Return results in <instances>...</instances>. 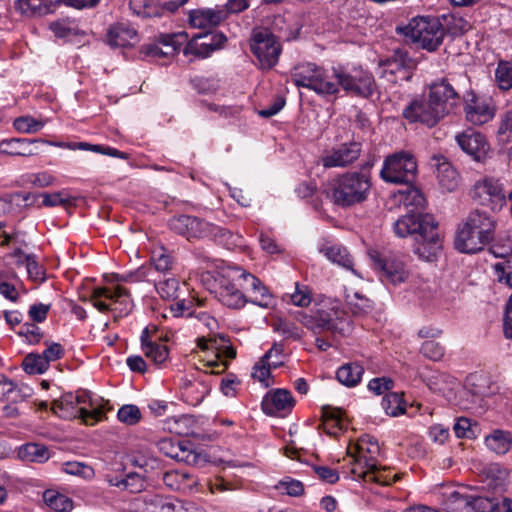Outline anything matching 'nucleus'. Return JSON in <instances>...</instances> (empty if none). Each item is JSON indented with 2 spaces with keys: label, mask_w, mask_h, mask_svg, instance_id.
I'll use <instances>...</instances> for the list:
<instances>
[{
  "label": "nucleus",
  "mask_w": 512,
  "mask_h": 512,
  "mask_svg": "<svg viewBox=\"0 0 512 512\" xmlns=\"http://www.w3.org/2000/svg\"><path fill=\"white\" fill-rule=\"evenodd\" d=\"M215 295L224 306L232 309H241L247 302L266 309L276 305L268 287L239 266L228 265L217 272Z\"/></svg>",
  "instance_id": "nucleus-1"
},
{
  "label": "nucleus",
  "mask_w": 512,
  "mask_h": 512,
  "mask_svg": "<svg viewBox=\"0 0 512 512\" xmlns=\"http://www.w3.org/2000/svg\"><path fill=\"white\" fill-rule=\"evenodd\" d=\"M394 232L399 237L415 236L414 253L422 260L433 261L442 249L438 223L431 214H406L394 223Z\"/></svg>",
  "instance_id": "nucleus-2"
},
{
  "label": "nucleus",
  "mask_w": 512,
  "mask_h": 512,
  "mask_svg": "<svg viewBox=\"0 0 512 512\" xmlns=\"http://www.w3.org/2000/svg\"><path fill=\"white\" fill-rule=\"evenodd\" d=\"M496 221L484 210L475 209L458 224L455 248L466 254H475L494 240Z\"/></svg>",
  "instance_id": "nucleus-3"
},
{
  "label": "nucleus",
  "mask_w": 512,
  "mask_h": 512,
  "mask_svg": "<svg viewBox=\"0 0 512 512\" xmlns=\"http://www.w3.org/2000/svg\"><path fill=\"white\" fill-rule=\"evenodd\" d=\"M371 188L372 178L369 171H347L329 182L327 196L333 204L350 208L365 202Z\"/></svg>",
  "instance_id": "nucleus-4"
},
{
  "label": "nucleus",
  "mask_w": 512,
  "mask_h": 512,
  "mask_svg": "<svg viewBox=\"0 0 512 512\" xmlns=\"http://www.w3.org/2000/svg\"><path fill=\"white\" fill-rule=\"evenodd\" d=\"M417 174V162L415 157L405 151L396 152L385 158L380 177L383 181L393 184H405L407 187V200L416 207H423L425 198L422 193L411 187Z\"/></svg>",
  "instance_id": "nucleus-5"
},
{
  "label": "nucleus",
  "mask_w": 512,
  "mask_h": 512,
  "mask_svg": "<svg viewBox=\"0 0 512 512\" xmlns=\"http://www.w3.org/2000/svg\"><path fill=\"white\" fill-rule=\"evenodd\" d=\"M295 317L314 333L330 332L345 335L351 331L350 320L336 300L320 304L310 314L297 312Z\"/></svg>",
  "instance_id": "nucleus-6"
},
{
  "label": "nucleus",
  "mask_w": 512,
  "mask_h": 512,
  "mask_svg": "<svg viewBox=\"0 0 512 512\" xmlns=\"http://www.w3.org/2000/svg\"><path fill=\"white\" fill-rule=\"evenodd\" d=\"M51 410L62 419L80 418L86 425H94L104 415L97 401L85 390H79L76 394L65 393L53 401Z\"/></svg>",
  "instance_id": "nucleus-7"
},
{
  "label": "nucleus",
  "mask_w": 512,
  "mask_h": 512,
  "mask_svg": "<svg viewBox=\"0 0 512 512\" xmlns=\"http://www.w3.org/2000/svg\"><path fill=\"white\" fill-rule=\"evenodd\" d=\"M404 34L423 49L434 51L443 42L445 29L437 18L415 17L404 28Z\"/></svg>",
  "instance_id": "nucleus-8"
},
{
  "label": "nucleus",
  "mask_w": 512,
  "mask_h": 512,
  "mask_svg": "<svg viewBox=\"0 0 512 512\" xmlns=\"http://www.w3.org/2000/svg\"><path fill=\"white\" fill-rule=\"evenodd\" d=\"M90 301L99 312L113 311L119 317L128 315L132 309L129 291L119 285L93 288Z\"/></svg>",
  "instance_id": "nucleus-9"
},
{
  "label": "nucleus",
  "mask_w": 512,
  "mask_h": 512,
  "mask_svg": "<svg viewBox=\"0 0 512 512\" xmlns=\"http://www.w3.org/2000/svg\"><path fill=\"white\" fill-rule=\"evenodd\" d=\"M380 448L375 438L362 436L352 451L348 449L349 456L353 459L351 474L354 479L365 478L368 473H373L377 468L375 456L379 454Z\"/></svg>",
  "instance_id": "nucleus-10"
},
{
  "label": "nucleus",
  "mask_w": 512,
  "mask_h": 512,
  "mask_svg": "<svg viewBox=\"0 0 512 512\" xmlns=\"http://www.w3.org/2000/svg\"><path fill=\"white\" fill-rule=\"evenodd\" d=\"M402 117L409 123H421L429 128L436 126L444 116L427 95L415 96L403 109Z\"/></svg>",
  "instance_id": "nucleus-11"
},
{
  "label": "nucleus",
  "mask_w": 512,
  "mask_h": 512,
  "mask_svg": "<svg viewBox=\"0 0 512 512\" xmlns=\"http://www.w3.org/2000/svg\"><path fill=\"white\" fill-rule=\"evenodd\" d=\"M340 88L346 93L357 97L370 98L377 91L374 76L362 68H354L351 71L340 66Z\"/></svg>",
  "instance_id": "nucleus-12"
},
{
  "label": "nucleus",
  "mask_w": 512,
  "mask_h": 512,
  "mask_svg": "<svg viewBox=\"0 0 512 512\" xmlns=\"http://www.w3.org/2000/svg\"><path fill=\"white\" fill-rule=\"evenodd\" d=\"M251 50L263 69H271L277 64L282 47L270 30L261 29L253 33Z\"/></svg>",
  "instance_id": "nucleus-13"
},
{
  "label": "nucleus",
  "mask_w": 512,
  "mask_h": 512,
  "mask_svg": "<svg viewBox=\"0 0 512 512\" xmlns=\"http://www.w3.org/2000/svg\"><path fill=\"white\" fill-rule=\"evenodd\" d=\"M188 33L180 31L171 34H161L155 43L145 44L140 49L142 59H170L178 53L187 42Z\"/></svg>",
  "instance_id": "nucleus-14"
},
{
  "label": "nucleus",
  "mask_w": 512,
  "mask_h": 512,
  "mask_svg": "<svg viewBox=\"0 0 512 512\" xmlns=\"http://www.w3.org/2000/svg\"><path fill=\"white\" fill-rule=\"evenodd\" d=\"M471 197L479 204L489 206L493 211L500 210L507 201L502 183L492 177L478 180L471 190Z\"/></svg>",
  "instance_id": "nucleus-15"
},
{
  "label": "nucleus",
  "mask_w": 512,
  "mask_h": 512,
  "mask_svg": "<svg viewBox=\"0 0 512 512\" xmlns=\"http://www.w3.org/2000/svg\"><path fill=\"white\" fill-rule=\"evenodd\" d=\"M369 256L374 263L375 268L383 272L385 279L393 284L404 282L408 278L405 257L400 254H383L373 250Z\"/></svg>",
  "instance_id": "nucleus-16"
},
{
  "label": "nucleus",
  "mask_w": 512,
  "mask_h": 512,
  "mask_svg": "<svg viewBox=\"0 0 512 512\" xmlns=\"http://www.w3.org/2000/svg\"><path fill=\"white\" fill-rule=\"evenodd\" d=\"M428 96L444 118L454 112L460 103V94L448 78H440L428 86Z\"/></svg>",
  "instance_id": "nucleus-17"
},
{
  "label": "nucleus",
  "mask_w": 512,
  "mask_h": 512,
  "mask_svg": "<svg viewBox=\"0 0 512 512\" xmlns=\"http://www.w3.org/2000/svg\"><path fill=\"white\" fill-rule=\"evenodd\" d=\"M380 77L391 83L409 81L413 76V62L407 53L396 51L380 64Z\"/></svg>",
  "instance_id": "nucleus-18"
},
{
  "label": "nucleus",
  "mask_w": 512,
  "mask_h": 512,
  "mask_svg": "<svg viewBox=\"0 0 512 512\" xmlns=\"http://www.w3.org/2000/svg\"><path fill=\"white\" fill-rule=\"evenodd\" d=\"M224 337L198 340V347L203 351L210 352L214 355L215 359L207 360V366L211 368V374H220L227 368L226 361L222 360L223 357L233 359L236 357V351L227 344Z\"/></svg>",
  "instance_id": "nucleus-19"
},
{
  "label": "nucleus",
  "mask_w": 512,
  "mask_h": 512,
  "mask_svg": "<svg viewBox=\"0 0 512 512\" xmlns=\"http://www.w3.org/2000/svg\"><path fill=\"white\" fill-rule=\"evenodd\" d=\"M362 145L357 141H349L334 146L320 159L325 168H344L353 164L361 155Z\"/></svg>",
  "instance_id": "nucleus-20"
},
{
  "label": "nucleus",
  "mask_w": 512,
  "mask_h": 512,
  "mask_svg": "<svg viewBox=\"0 0 512 512\" xmlns=\"http://www.w3.org/2000/svg\"><path fill=\"white\" fill-rule=\"evenodd\" d=\"M169 227L175 233L188 240L208 237L214 230L210 223L191 215H179L169 221Z\"/></svg>",
  "instance_id": "nucleus-21"
},
{
  "label": "nucleus",
  "mask_w": 512,
  "mask_h": 512,
  "mask_svg": "<svg viewBox=\"0 0 512 512\" xmlns=\"http://www.w3.org/2000/svg\"><path fill=\"white\" fill-rule=\"evenodd\" d=\"M145 512H203L195 503L171 496L149 495L144 500Z\"/></svg>",
  "instance_id": "nucleus-22"
},
{
  "label": "nucleus",
  "mask_w": 512,
  "mask_h": 512,
  "mask_svg": "<svg viewBox=\"0 0 512 512\" xmlns=\"http://www.w3.org/2000/svg\"><path fill=\"white\" fill-rule=\"evenodd\" d=\"M456 140L460 148L477 162L484 160L489 151L485 136L473 129L458 134Z\"/></svg>",
  "instance_id": "nucleus-23"
},
{
  "label": "nucleus",
  "mask_w": 512,
  "mask_h": 512,
  "mask_svg": "<svg viewBox=\"0 0 512 512\" xmlns=\"http://www.w3.org/2000/svg\"><path fill=\"white\" fill-rule=\"evenodd\" d=\"M41 139L9 138L0 142V155L31 157L38 154Z\"/></svg>",
  "instance_id": "nucleus-24"
},
{
  "label": "nucleus",
  "mask_w": 512,
  "mask_h": 512,
  "mask_svg": "<svg viewBox=\"0 0 512 512\" xmlns=\"http://www.w3.org/2000/svg\"><path fill=\"white\" fill-rule=\"evenodd\" d=\"M227 16L224 9L199 8L189 12V23L198 29H212L218 26Z\"/></svg>",
  "instance_id": "nucleus-25"
},
{
  "label": "nucleus",
  "mask_w": 512,
  "mask_h": 512,
  "mask_svg": "<svg viewBox=\"0 0 512 512\" xmlns=\"http://www.w3.org/2000/svg\"><path fill=\"white\" fill-rule=\"evenodd\" d=\"M261 406L265 414L274 416L281 411L291 410L294 400L288 390L276 389L264 396Z\"/></svg>",
  "instance_id": "nucleus-26"
},
{
  "label": "nucleus",
  "mask_w": 512,
  "mask_h": 512,
  "mask_svg": "<svg viewBox=\"0 0 512 512\" xmlns=\"http://www.w3.org/2000/svg\"><path fill=\"white\" fill-rule=\"evenodd\" d=\"M466 119L473 125H483L494 117V109L485 100H481L474 93L466 99Z\"/></svg>",
  "instance_id": "nucleus-27"
},
{
  "label": "nucleus",
  "mask_w": 512,
  "mask_h": 512,
  "mask_svg": "<svg viewBox=\"0 0 512 512\" xmlns=\"http://www.w3.org/2000/svg\"><path fill=\"white\" fill-rule=\"evenodd\" d=\"M141 349L153 364L160 366L163 364L169 356L168 347L156 340H153L149 334L148 328H145L140 336Z\"/></svg>",
  "instance_id": "nucleus-28"
},
{
  "label": "nucleus",
  "mask_w": 512,
  "mask_h": 512,
  "mask_svg": "<svg viewBox=\"0 0 512 512\" xmlns=\"http://www.w3.org/2000/svg\"><path fill=\"white\" fill-rule=\"evenodd\" d=\"M436 166V177L440 187L447 192L454 191L459 185V176L457 171L453 168L442 156H434L432 159Z\"/></svg>",
  "instance_id": "nucleus-29"
},
{
  "label": "nucleus",
  "mask_w": 512,
  "mask_h": 512,
  "mask_svg": "<svg viewBox=\"0 0 512 512\" xmlns=\"http://www.w3.org/2000/svg\"><path fill=\"white\" fill-rule=\"evenodd\" d=\"M339 71L340 66L332 67L331 70L322 67L313 91L321 97L338 94L340 91V79L337 76Z\"/></svg>",
  "instance_id": "nucleus-30"
},
{
  "label": "nucleus",
  "mask_w": 512,
  "mask_h": 512,
  "mask_svg": "<svg viewBox=\"0 0 512 512\" xmlns=\"http://www.w3.org/2000/svg\"><path fill=\"white\" fill-rule=\"evenodd\" d=\"M322 66L307 62L294 67L291 72V79L297 87L314 89Z\"/></svg>",
  "instance_id": "nucleus-31"
},
{
  "label": "nucleus",
  "mask_w": 512,
  "mask_h": 512,
  "mask_svg": "<svg viewBox=\"0 0 512 512\" xmlns=\"http://www.w3.org/2000/svg\"><path fill=\"white\" fill-rule=\"evenodd\" d=\"M107 40L111 46L127 47L137 40V31L127 23H116L109 28Z\"/></svg>",
  "instance_id": "nucleus-32"
},
{
  "label": "nucleus",
  "mask_w": 512,
  "mask_h": 512,
  "mask_svg": "<svg viewBox=\"0 0 512 512\" xmlns=\"http://www.w3.org/2000/svg\"><path fill=\"white\" fill-rule=\"evenodd\" d=\"M50 0H16L14 8L21 15L26 17L43 16L52 12Z\"/></svg>",
  "instance_id": "nucleus-33"
},
{
  "label": "nucleus",
  "mask_w": 512,
  "mask_h": 512,
  "mask_svg": "<svg viewBox=\"0 0 512 512\" xmlns=\"http://www.w3.org/2000/svg\"><path fill=\"white\" fill-rule=\"evenodd\" d=\"M321 252L330 260L332 263H335L349 271H352L356 274L354 270V261L346 247L340 244H333L330 246H325L321 249Z\"/></svg>",
  "instance_id": "nucleus-34"
},
{
  "label": "nucleus",
  "mask_w": 512,
  "mask_h": 512,
  "mask_svg": "<svg viewBox=\"0 0 512 512\" xmlns=\"http://www.w3.org/2000/svg\"><path fill=\"white\" fill-rule=\"evenodd\" d=\"M363 373L364 368L362 365L350 362L338 368L336 378L342 385L355 387L360 383Z\"/></svg>",
  "instance_id": "nucleus-35"
},
{
  "label": "nucleus",
  "mask_w": 512,
  "mask_h": 512,
  "mask_svg": "<svg viewBox=\"0 0 512 512\" xmlns=\"http://www.w3.org/2000/svg\"><path fill=\"white\" fill-rule=\"evenodd\" d=\"M154 287L161 298L176 300L179 296L180 282L174 274L165 277L157 275Z\"/></svg>",
  "instance_id": "nucleus-36"
},
{
  "label": "nucleus",
  "mask_w": 512,
  "mask_h": 512,
  "mask_svg": "<svg viewBox=\"0 0 512 512\" xmlns=\"http://www.w3.org/2000/svg\"><path fill=\"white\" fill-rule=\"evenodd\" d=\"M18 456L21 460L33 463H44L49 460L50 452L43 444L27 443L20 447Z\"/></svg>",
  "instance_id": "nucleus-37"
},
{
  "label": "nucleus",
  "mask_w": 512,
  "mask_h": 512,
  "mask_svg": "<svg viewBox=\"0 0 512 512\" xmlns=\"http://www.w3.org/2000/svg\"><path fill=\"white\" fill-rule=\"evenodd\" d=\"M150 262L155 274L158 273L163 277L172 275L170 271L173 268L174 258L164 247L153 250Z\"/></svg>",
  "instance_id": "nucleus-38"
},
{
  "label": "nucleus",
  "mask_w": 512,
  "mask_h": 512,
  "mask_svg": "<svg viewBox=\"0 0 512 512\" xmlns=\"http://www.w3.org/2000/svg\"><path fill=\"white\" fill-rule=\"evenodd\" d=\"M488 449L496 454H506L512 447V435L509 432L495 430L485 438Z\"/></svg>",
  "instance_id": "nucleus-39"
},
{
  "label": "nucleus",
  "mask_w": 512,
  "mask_h": 512,
  "mask_svg": "<svg viewBox=\"0 0 512 512\" xmlns=\"http://www.w3.org/2000/svg\"><path fill=\"white\" fill-rule=\"evenodd\" d=\"M129 6L134 14L143 18L162 16V3L159 0H130Z\"/></svg>",
  "instance_id": "nucleus-40"
},
{
  "label": "nucleus",
  "mask_w": 512,
  "mask_h": 512,
  "mask_svg": "<svg viewBox=\"0 0 512 512\" xmlns=\"http://www.w3.org/2000/svg\"><path fill=\"white\" fill-rule=\"evenodd\" d=\"M43 500L47 506L56 512H68L73 506L68 497L54 490H46L43 493Z\"/></svg>",
  "instance_id": "nucleus-41"
},
{
  "label": "nucleus",
  "mask_w": 512,
  "mask_h": 512,
  "mask_svg": "<svg viewBox=\"0 0 512 512\" xmlns=\"http://www.w3.org/2000/svg\"><path fill=\"white\" fill-rule=\"evenodd\" d=\"M445 507L447 512H473V508H471V494L455 491L447 499Z\"/></svg>",
  "instance_id": "nucleus-42"
},
{
  "label": "nucleus",
  "mask_w": 512,
  "mask_h": 512,
  "mask_svg": "<svg viewBox=\"0 0 512 512\" xmlns=\"http://www.w3.org/2000/svg\"><path fill=\"white\" fill-rule=\"evenodd\" d=\"M22 368L28 374H43L49 368V364L42 354L29 353L22 361Z\"/></svg>",
  "instance_id": "nucleus-43"
},
{
  "label": "nucleus",
  "mask_w": 512,
  "mask_h": 512,
  "mask_svg": "<svg viewBox=\"0 0 512 512\" xmlns=\"http://www.w3.org/2000/svg\"><path fill=\"white\" fill-rule=\"evenodd\" d=\"M443 20L445 32L452 36L461 35L471 28L470 23L466 19L454 13L443 15Z\"/></svg>",
  "instance_id": "nucleus-44"
},
{
  "label": "nucleus",
  "mask_w": 512,
  "mask_h": 512,
  "mask_svg": "<svg viewBox=\"0 0 512 512\" xmlns=\"http://www.w3.org/2000/svg\"><path fill=\"white\" fill-rule=\"evenodd\" d=\"M210 44L203 43L195 34L191 39L187 38V42L182 46L184 55H194L198 58H206L210 56L213 50L209 48Z\"/></svg>",
  "instance_id": "nucleus-45"
},
{
  "label": "nucleus",
  "mask_w": 512,
  "mask_h": 512,
  "mask_svg": "<svg viewBox=\"0 0 512 512\" xmlns=\"http://www.w3.org/2000/svg\"><path fill=\"white\" fill-rule=\"evenodd\" d=\"M283 299L294 306L307 307L312 301V295L307 286L296 283L295 291L292 294H285Z\"/></svg>",
  "instance_id": "nucleus-46"
},
{
  "label": "nucleus",
  "mask_w": 512,
  "mask_h": 512,
  "mask_svg": "<svg viewBox=\"0 0 512 512\" xmlns=\"http://www.w3.org/2000/svg\"><path fill=\"white\" fill-rule=\"evenodd\" d=\"M495 81L501 90L512 88V64L508 61H499L495 69Z\"/></svg>",
  "instance_id": "nucleus-47"
},
{
  "label": "nucleus",
  "mask_w": 512,
  "mask_h": 512,
  "mask_svg": "<svg viewBox=\"0 0 512 512\" xmlns=\"http://www.w3.org/2000/svg\"><path fill=\"white\" fill-rule=\"evenodd\" d=\"M347 304L351 312L356 316L367 314L373 307L372 301L359 293L348 295Z\"/></svg>",
  "instance_id": "nucleus-48"
},
{
  "label": "nucleus",
  "mask_w": 512,
  "mask_h": 512,
  "mask_svg": "<svg viewBox=\"0 0 512 512\" xmlns=\"http://www.w3.org/2000/svg\"><path fill=\"white\" fill-rule=\"evenodd\" d=\"M381 406L389 416L395 417L405 412L400 395L394 392H390L383 397Z\"/></svg>",
  "instance_id": "nucleus-49"
},
{
  "label": "nucleus",
  "mask_w": 512,
  "mask_h": 512,
  "mask_svg": "<svg viewBox=\"0 0 512 512\" xmlns=\"http://www.w3.org/2000/svg\"><path fill=\"white\" fill-rule=\"evenodd\" d=\"M13 127L20 133L32 134L44 127V122L32 116H20L13 122Z\"/></svg>",
  "instance_id": "nucleus-50"
},
{
  "label": "nucleus",
  "mask_w": 512,
  "mask_h": 512,
  "mask_svg": "<svg viewBox=\"0 0 512 512\" xmlns=\"http://www.w3.org/2000/svg\"><path fill=\"white\" fill-rule=\"evenodd\" d=\"M158 448L165 456L176 460H184L186 449L180 442H174L172 439H162L158 443Z\"/></svg>",
  "instance_id": "nucleus-51"
},
{
  "label": "nucleus",
  "mask_w": 512,
  "mask_h": 512,
  "mask_svg": "<svg viewBox=\"0 0 512 512\" xmlns=\"http://www.w3.org/2000/svg\"><path fill=\"white\" fill-rule=\"evenodd\" d=\"M62 470L67 474L80 476L84 479H92L95 475L92 467L78 461H68L63 463Z\"/></svg>",
  "instance_id": "nucleus-52"
},
{
  "label": "nucleus",
  "mask_w": 512,
  "mask_h": 512,
  "mask_svg": "<svg viewBox=\"0 0 512 512\" xmlns=\"http://www.w3.org/2000/svg\"><path fill=\"white\" fill-rule=\"evenodd\" d=\"M324 432L331 436H336L342 429L341 412L339 410L324 411Z\"/></svg>",
  "instance_id": "nucleus-53"
},
{
  "label": "nucleus",
  "mask_w": 512,
  "mask_h": 512,
  "mask_svg": "<svg viewBox=\"0 0 512 512\" xmlns=\"http://www.w3.org/2000/svg\"><path fill=\"white\" fill-rule=\"evenodd\" d=\"M40 196L43 199L42 204L46 207L67 206L74 201V198L70 197L65 191L43 193Z\"/></svg>",
  "instance_id": "nucleus-54"
},
{
  "label": "nucleus",
  "mask_w": 512,
  "mask_h": 512,
  "mask_svg": "<svg viewBox=\"0 0 512 512\" xmlns=\"http://www.w3.org/2000/svg\"><path fill=\"white\" fill-rule=\"evenodd\" d=\"M189 479L184 471H167L163 474V483L172 490H180Z\"/></svg>",
  "instance_id": "nucleus-55"
},
{
  "label": "nucleus",
  "mask_w": 512,
  "mask_h": 512,
  "mask_svg": "<svg viewBox=\"0 0 512 512\" xmlns=\"http://www.w3.org/2000/svg\"><path fill=\"white\" fill-rule=\"evenodd\" d=\"M274 331L280 333L285 338L299 340L302 337V331L294 323L279 319L273 324Z\"/></svg>",
  "instance_id": "nucleus-56"
},
{
  "label": "nucleus",
  "mask_w": 512,
  "mask_h": 512,
  "mask_svg": "<svg viewBox=\"0 0 512 512\" xmlns=\"http://www.w3.org/2000/svg\"><path fill=\"white\" fill-rule=\"evenodd\" d=\"M18 334L24 337L29 344H37L43 337L42 330L32 322H26L22 324Z\"/></svg>",
  "instance_id": "nucleus-57"
},
{
  "label": "nucleus",
  "mask_w": 512,
  "mask_h": 512,
  "mask_svg": "<svg viewBox=\"0 0 512 512\" xmlns=\"http://www.w3.org/2000/svg\"><path fill=\"white\" fill-rule=\"evenodd\" d=\"M119 421L128 425H135L141 419V412L136 405H124L117 413Z\"/></svg>",
  "instance_id": "nucleus-58"
},
{
  "label": "nucleus",
  "mask_w": 512,
  "mask_h": 512,
  "mask_svg": "<svg viewBox=\"0 0 512 512\" xmlns=\"http://www.w3.org/2000/svg\"><path fill=\"white\" fill-rule=\"evenodd\" d=\"M192 87L201 94L214 93L219 88V81L214 78L195 77L191 80Z\"/></svg>",
  "instance_id": "nucleus-59"
},
{
  "label": "nucleus",
  "mask_w": 512,
  "mask_h": 512,
  "mask_svg": "<svg viewBox=\"0 0 512 512\" xmlns=\"http://www.w3.org/2000/svg\"><path fill=\"white\" fill-rule=\"evenodd\" d=\"M276 489L294 497L300 496L304 492V486L302 482L289 477L279 481V483L276 485Z\"/></svg>",
  "instance_id": "nucleus-60"
},
{
  "label": "nucleus",
  "mask_w": 512,
  "mask_h": 512,
  "mask_svg": "<svg viewBox=\"0 0 512 512\" xmlns=\"http://www.w3.org/2000/svg\"><path fill=\"white\" fill-rule=\"evenodd\" d=\"M420 352L430 360L439 361L444 355V348L438 342L428 340L422 344Z\"/></svg>",
  "instance_id": "nucleus-61"
},
{
  "label": "nucleus",
  "mask_w": 512,
  "mask_h": 512,
  "mask_svg": "<svg viewBox=\"0 0 512 512\" xmlns=\"http://www.w3.org/2000/svg\"><path fill=\"white\" fill-rule=\"evenodd\" d=\"M498 137L503 143L512 141V109L505 113L498 128Z\"/></svg>",
  "instance_id": "nucleus-62"
},
{
  "label": "nucleus",
  "mask_w": 512,
  "mask_h": 512,
  "mask_svg": "<svg viewBox=\"0 0 512 512\" xmlns=\"http://www.w3.org/2000/svg\"><path fill=\"white\" fill-rule=\"evenodd\" d=\"M471 508L473 512H494V499L471 495Z\"/></svg>",
  "instance_id": "nucleus-63"
},
{
  "label": "nucleus",
  "mask_w": 512,
  "mask_h": 512,
  "mask_svg": "<svg viewBox=\"0 0 512 512\" xmlns=\"http://www.w3.org/2000/svg\"><path fill=\"white\" fill-rule=\"evenodd\" d=\"M494 268L499 282H504L512 288V264L509 261L499 262L495 264Z\"/></svg>",
  "instance_id": "nucleus-64"
}]
</instances>
